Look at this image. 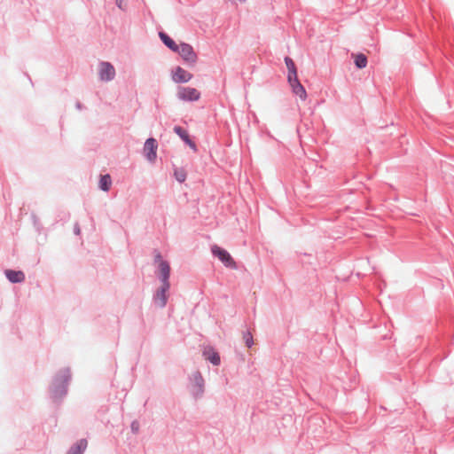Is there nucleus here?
Returning a JSON list of instances; mask_svg holds the SVG:
<instances>
[{"instance_id": "obj_11", "label": "nucleus", "mask_w": 454, "mask_h": 454, "mask_svg": "<svg viewBox=\"0 0 454 454\" xmlns=\"http://www.w3.org/2000/svg\"><path fill=\"white\" fill-rule=\"evenodd\" d=\"M288 82L290 83L293 89V92L296 96L300 97L301 99L305 100L307 98V92L305 88L299 82L298 76L291 78V80H288Z\"/></svg>"}, {"instance_id": "obj_6", "label": "nucleus", "mask_w": 454, "mask_h": 454, "mask_svg": "<svg viewBox=\"0 0 454 454\" xmlns=\"http://www.w3.org/2000/svg\"><path fill=\"white\" fill-rule=\"evenodd\" d=\"M176 96L182 101H198L200 98V92L191 87H178Z\"/></svg>"}, {"instance_id": "obj_20", "label": "nucleus", "mask_w": 454, "mask_h": 454, "mask_svg": "<svg viewBox=\"0 0 454 454\" xmlns=\"http://www.w3.org/2000/svg\"><path fill=\"white\" fill-rule=\"evenodd\" d=\"M243 340L247 348H251L254 344L253 335L251 332L247 331L243 333Z\"/></svg>"}, {"instance_id": "obj_19", "label": "nucleus", "mask_w": 454, "mask_h": 454, "mask_svg": "<svg viewBox=\"0 0 454 454\" xmlns=\"http://www.w3.org/2000/svg\"><path fill=\"white\" fill-rule=\"evenodd\" d=\"M174 176L179 183H184L186 180V171L183 168H176L174 170Z\"/></svg>"}, {"instance_id": "obj_14", "label": "nucleus", "mask_w": 454, "mask_h": 454, "mask_svg": "<svg viewBox=\"0 0 454 454\" xmlns=\"http://www.w3.org/2000/svg\"><path fill=\"white\" fill-rule=\"evenodd\" d=\"M203 356L206 360H208L214 365H219L221 363V358L219 354L214 350V348H209L205 349L203 352Z\"/></svg>"}, {"instance_id": "obj_18", "label": "nucleus", "mask_w": 454, "mask_h": 454, "mask_svg": "<svg viewBox=\"0 0 454 454\" xmlns=\"http://www.w3.org/2000/svg\"><path fill=\"white\" fill-rule=\"evenodd\" d=\"M355 65L359 69L364 68L367 65V57L363 53L356 54L355 56Z\"/></svg>"}, {"instance_id": "obj_22", "label": "nucleus", "mask_w": 454, "mask_h": 454, "mask_svg": "<svg viewBox=\"0 0 454 454\" xmlns=\"http://www.w3.org/2000/svg\"><path fill=\"white\" fill-rule=\"evenodd\" d=\"M116 5L122 11L125 10L124 0H115Z\"/></svg>"}, {"instance_id": "obj_1", "label": "nucleus", "mask_w": 454, "mask_h": 454, "mask_svg": "<svg viewBox=\"0 0 454 454\" xmlns=\"http://www.w3.org/2000/svg\"><path fill=\"white\" fill-rule=\"evenodd\" d=\"M154 263L158 264L156 274L161 283V286L155 291L153 295V301L158 308L163 309L168 302V292L170 288V266L169 263L162 259L160 252L155 250Z\"/></svg>"}, {"instance_id": "obj_5", "label": "nucleus", "mask_w": 454, "mask_h": 454, "mask_svg": "<svg viewBox=\"0 0 454 454\" xmlns=\"http://www.w3.org/2000/svg\"><path fill=\"white\" fill-rule=\"evenodd\" d=\"M192 385V395L195 399L200 398L205 391V381L200 372L196 371L191 376Z\"/></svg>"}, {"instance_id": "obj_17", "label": "nucleus", "mask_w": 454, "mask_h": 454, "mask_svg": "<svg viewBox=\"0 0 454 454\" xmlns=\"http://www.w3.org/2000/svg\"><path fill=\"white\" fill-rule=\"evenodd\" d=\"M112 184L110 175L101 176L99 180V188L104 192H108Z\"/></svg>"}, {"instance_id": "obj_12", "label": "nucleus", "mask_w": 454, "mask_h": 454, "mask_svg": "<svg viewBox=\"0 0 454 454\" xmlns=\"http://www.w3.org/2000/svg\"><path fill=\"white\" fill-rule=\"evenodd\" d=\"M4 275L6 278L13 284L22 283L25 281V274L21 270H5Z\"/></svg>"}, {"instance_id": "obj_21", "label": "nucleus", "mask_w": 454, "mask_h": 454, "mask_svg": "<svg viewBox=\"0 0 454 454\" xmlns=\"http://www.w3.org/2000/svg\"><path fill=\"white\" fill-rule=\"evenodd\" d=\"M130 428L134 434H137L139 432V428H140L138 421H137V420L132 421V423L130 425Z\"/></svg>"}, {"instance_id": "obj_15", "label": "nucleus", "mask_w": 454, "mask_h": 454, "mask_svg": "<svg viewBox=\"0 0 454 454\" xmlns=\"http://www.w3.org/2000/svg\"><path fill=\"white\" fill-rule=\"evenodd\" d=\"M159 35H160V38L162 41V43L168 48H169L172 51L176 52V51L179 50V48H178L179 45H177L176 43V42L170 36H168L166 33L160 32Z\"/></svg>"}, {"instance_id": "obj_9", "label": "nucleus", "mask_w": 454, "mask_h": 454, "mask_svg": "<svg viewBox=\"0 0 454 454\" xmlns=\"http://www.w3.org/2000/svg\"><path fill=\"white\" fill-rule=\"evenodd\" d=\"M192 78V74L184 70L181 67H176L172 73V79L176 83H184L189 82Z\"/></svg>"}, {"instance_id": "obj_16", "label": "nucleus", "mask_w": 454, "mask_h": 454, "mask_svg": "<svg viewBox=\"0 0 454 454\" xmlns=\"http://www.w3.org/2000/svg\"><path fill=\"white\" fill-rule=\"evenodd\" d=\"M285 63H286V67L288 69L287 79L291 80V78H293L294 76H297V70H296V67H295V64H294V60L291 58H289V57H286L285 58Z\"/></svg>"}, {"instance_id": "obj_10", "label": "nucleus", "mask_w": 454, "mask_h": 454, "mask_svg": "<svg viewBox=\"0 0 454 454\" xmlns=\"http://www.w3.org/2000/svg\"><path fill=\"white\" fill-rule=\"evenodd\" d=\"M174 132L178 135V137L193 151H197L196 144L190 138V136L186 129L182 128L181 126H175Z\"/></svg>"}, {"instance_id": "obj_13", "label": "nucleus", "mask_w": 454, "mask_h": 454, "mask_svg": "<svg viewBox=\"0 0 454 454\" xmlns=\"http://www.w3.org/2000/svg\"><path fill=\"white\" fill-rule=\"evenodd\" d=\"M87 440L80 439L70 447L67 454H83L85 450L87 449Z\"/></svg>"}, {"instance_id": "obj_4", "label": "nucleus", "mask_w": 454, "mask_h": 454, "mask_svg": "<svg viewBox=\"0 0 454 454\" xmlns=\"http://www.w3.org/2000/svg\"><path fill=\"white\" fill-rule=\"evenodd\" d=\"M179 50L176 51L183 60L188 64L189 66H193L197 62L198 56L197 53L194 51L192 46L186 43H182L178 46Z\"/></svg>"}, {"instance_id": "obj_7", "label": "nucleus", "mask_w": 454, "mask_h": 454, "mask_svg": "<svg viewBox=\"0 0 454 454\" xmlns=\"http://www.w3.org/2000/svg\"><path fill=\"white\" fill-rule=\"evenodd\" d=\"M99 79L103 82H110L115 77V68L106 61H101L98 68Z\"/></svg>"}, {"instance_id": "obj_23", "label": "nucleus", "mask_w": 454, "mask_h": 454, "mask_svg": "<svg viewBox=\"0 0 454 454\" xmlns=\"http://www.w3.org/2000/svg\"><path fill=\"white\" fill-rule=\"evenodd\" d=\"M74 231L76 235L80 234V227L78 224L74 225Z\"/></svg>"}, {"instance_id": "obj_24", "label": "nucleus", "mask_w": 454, "mask_h": 454, "mask_svg": "<svg viewBox=\"0 0 454 454\" xmlns=\"http://www.w3.org/2000/svg\"><path fill=\"white\" fill-rule=\"evenodd\" d=\"M75 106H76V108H77V109H79V110H82V103H81V102H77Z\"/></svg>"}, {"instance_id": "obj_3", "label": "nucleus", "mask_w": 454, "mask_h": 454, "mask_svg": "<svg viewBox=\"0 0 454 454\" xmlns=\"http://www.w3.org/2000/svg\"><path fill=\"white\" fill-rule=\"evenodd\" d=\"M211 252L212 254L217 257L224 264L225 267L230 269H237L236 262L227 250L218 247L217 245H214L211 247Z\"/></svg>"}, {"instance_id": "obj_2", "label": "nucleus", "mask_w": 454, "mask_h": 454, "mask_svg": "<svg viewBox=\"0 0 454 454\" xmlns=\"http://www.w3.org/2000/svg\"><path fill=\"white\" fill-rule=\"evenodd\" d=\"M70 380L71 372L69 368L61 369L54 376L50 387L51 398L54 402H60L67 395Z\"/></svg>"}, {"instance_id": "obj_8", "label": "nucleus", "mask_w": 454, "mask_h": 454, "mask_svg": "<svg viewBox=\"0 0 454 454\" xmlns=\"http://www.w3.org/2000/svg\"><path fill=\"white\" fill-rule=\"evenodd\" d=\"M158 144L155 138L149 137L145 140L144 145V153L147 160L154 162L157 157Z\"/></svg>"}]
</instances>
